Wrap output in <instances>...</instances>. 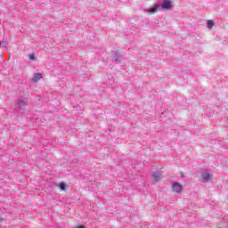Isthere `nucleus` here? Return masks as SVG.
Here are the masks:
<instances>
[{"instance_id":"7ed1b4c3","label":"nucleus","mask_w":228,"mask_h":228,"mask_svg":"<svg viewBox=\"0 0 228 228\" xmlns=\"http://www.w3.org/2000/svg\"><path fill=\"white\" fill-rule=\"evenodd\" d=\"M174 4L170 1H166L162 4V10H172Z\"/></svg>"},{"instance_id":"1a4fd4ad","label":"nucleus","mask_w":228,"mask_h":228,"mask_svg":"<svg viewBox=\"0 0 228 228\" xmlns=\"http://www.w3.org/2000/svg\"><path fill=\"white\" fill-rule=\"evenodd\" d=\"M29 60H31L32 61H35V60H37V57L35 56V53H30L28 55Z\"/></svg>"},{"instance_id":"20e7f679","label":"nucleus","mask_w":228,"mask_h":228,"mask_svg":"<svg viewBox=\"0 0 228 228\" xmlns=\"http://www.w3.org/2000/svg\"><path fill=\"white\" fill-rule=\"evenodd\" d=\"M42 77H43L42 74L36 73V74H34L31 82L32 83H37V82L40 81V79H42Z\"/></svg>"},{"instance_id":"39448f33","label":"nucleus","mask_w":228,"mask_h":228,"mask_svg":"<svg viewBox=\"0 0 228 228\" xmlns=\"http://www.w3.org/2000/svg\"><path fill=\"white\" fill-rule=\"evenodd\" d=\"M153 179L154 181H161V175L159 172H154L153 173Z\"/></svg>"},{"instance_id":"f257e3e1","label":"nucleus","mask_w":228,"mask_h":228,"mask_svg":"<svg viewBox=\"0 0 228 228\" xmlns=\"http://www.w3.org/2000/svg\"><path fill=\"white\" fill-rule=\"evenodd\" d=\"M201 178L203 181H211L213 179V175H211L209 172L208 171H203L201 173Z\"/></svg>"},{"instance_id":"6e6552de","label":"nucleus","mask_w":228,"mask_h":228,"mask_svg":"<svg viewBox=\"0 0 228 228\" xmlns=\"http://www.w3.org/2000/svg\"><path fill=\"white\" fill-rule=\"evenodd\" d=\"M59 187L61 188V190H63V191L67 190V184H65L64 183H61L59 184Z\"/></svg>"},{"instance_id":"9d476101","label":"nucleus","mask_w":228,"mask_h":228,"mask_svg":"<svg viewBox=\"0 0 228 228\" xmlns=\"http://www.w3.org/2000/svg\"><path fill=\"white\" fill-rule=\"evenodd\" d=\"M77 228H85L83 225L77 226Z\"/></svg>"},{"instance_id":"423d86ee","label":"nucleus","mask_w":228,"mask_h":228,"mask_svg":"<svg viewBox=\"0 0 228 228\" xmlns=\"http://www.w3.org/2000/svg\"><path fill=\"white\" fill-rule=\"evenodd\" d=\"M213 26H215V22L213 21V20H208V28L209 29H213Z\"/></svg>"},{"instance_id":"0eeeda50","label":"nucleus","mask_w":228,"mask_h":228,"mask_svg":"<svg viewBox=\"0 0 228 228\" xmlns=\"http://www.w3.org/2000/svg\"><path fill=\"white\" fill-rule=\"evenodd\" d=\"M149 13H156L158 12V5H154L151 9L148 10Z\"/></svg>"},{"instance_id":"f03ea898","label":"nucleus","mask_w":228,"mask_h":228,"mask_svg":"<svg viewBox=\"0 0 228 228\" xmlns=\"http://www.w3.org/2000/svg\"><path fill=\"white\" fill-rule=\"evenodd\" d=\"M183 184L179 183H175L173 184V191L175 193H181V191H183Z\"/></svg>"}]
</instances>
